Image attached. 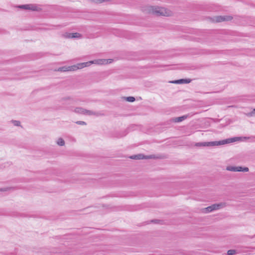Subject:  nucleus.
<instances>
[{"label":"nucleus","mask_w":255,"mask_h":255,"mask_svg":"<svg viewBox=\"0 0 255 255\" xmlns=\"http://www.w3.org/2000/svg\"><path fill=\"white\" fill-rule=\"evenodd\" d=\"M18 7L20 8L32 10L33 11H36L38 10L37 6L35 4H33L20 5Z\"/></svg>","instance_id":"6"},{"label":"nucleus","mask_w":255,"mask_h":255,"mask_svg":"<svg viewBox=\"0 0 255 255\" xmlns=\"http://www.w3.org/2000/svg\"><path fill=\"white\" fill-rule=\"evenodd\" d=\"M67 109H68L72 111H74L76 113L79 114H82V115H89V116L95 115L96 116H98L100 115V114L98 112H93L92 111L87 110H86L81 107H77V108H75L74 110H73V108H67Z\"/></svg>","instance_id":"4"},{"label":"nucleus","mask_w":255,"mask_h":255,"mask_svg":"<svg viewBox=\"0 0 255 255\" xmlns=\"http://www.w3.org/2000/svg\"><path fill=\"white\" fill-rule=\"evenodd\" d=\"M131 159H146V158H152V155L148 156H145L144 155L139 154L137 155H134L130 157Z\"/></svg>","instance_id":"10"},{"label":"nucleus","mask_w":255,"mask_h":255,"mask_svg":"<svg viewBox=\"0 0 255 255\" xmlns=\"http://www.w3.org/2000/svg\"><path fill=\"white\" fill-rule=\"evenodd\" d=\"M232 19L231 16H218L215 17L214 20L216 22H221L224 21L230 20Z\"/></svg>","instance_id":"9"},{"label":"nucleus","mask_w":255,"mask_h":255,"mask_svg":"<svg viewBox=\"0 0 255 255\" xmlns=\"http://www.w3.org/2000/svg\"><path fill=\"white\" fill-rule=\"evenodd\" d=\"M241 137H233L231 138H228L227 139L221 140V141H210V142H197L195 144L196 146H218L220 145H223L229 143L233 142L239 139Z\"/></svg>","instance_id":"1"},{"label":"nucleus","mask_w":255,"mask_h":255,"mask_svg":"<svg viewBox=\"0 0 255 255\" xmlns=\"http://www.w3.org/2000/svg\"><path fill=\"white\" fill-rule=\"evenodd\" d=\"M249 169L247 167L236 166V172H248Z\"/></svg>","instance_id":"13"},{"label":"nucleus","mask_w":255,"mask_h":255,"mask_svg":"<svg viewBox=\"0 0 255 255\" xmlns=\"http://www.w3.org/2000/svg\"><path fill=\"white\" fill-rule=\"evenodd\" d=\"M145 10H147L148 13L154 14L157 16H168L172 14L170 10L162 7L149 6Z\"/></svg>","instance_id":"2"},{"label":"nucleus","mask_w":255,"mask_h":255,"mask_svg":"<svg viewBox=\"0 0 255 255\" xmlns=\"http://www.w3.org/2000/svg\"><path fill=\"white\" fill-rule=\"evenodd\" d=\"M225 206V203H219V204H215L209 206L207 208H205L203 209V212L205 213H209L212 211L218 210L221 208H223Z\"/></svg>","instance_id":"5"},{"label":"nucleus","mask_w":255,"mask_h":255,"mask_svg":"<svg viewBox=\"0 0 255 255\" xmlns=\"http://www.w3.org/2000/svg\"><path fill=\"white\" fill-rule=\"evenodd\" d=\"M65 36L68 38H79L81 36V35L79 33L75 32V33H66L65 34Z\"/></svg>","instance_id":"11"},{"label":"nucleus","mask_w":255,"mask_h":255,"mask_svg":"<svg viewBox=\"0 0 255 255\" xmlns=\"http://www.w3.org/2000/svg\"><path fill=\"white\" fill-rule=\"evenodd\" d=\"M76 67L74 65L69 66H63L61 67H59L58 69V71L60 72H66V71H75V68Z\"/></svg>","instance_id":"8"},{"label":"nucleus","mask_w":255,"mask_h":255,"mask_svg":"<svg viewBox=\"0 0 255 255\" xmlns=\"http://www.w3.org/2000/svg\"><path fill=\"white\" fill-rule=\"evenodd\" d=\"M12 123L15 126H19L20 125V123L18 121H12Z\"/></svg>","instance_id":"19"},{"label":"nucleus","mask_w":255,"mask_h":255,"mask_svg":"<svg viewBox=\"0 0 255 255\" xmlns=\"http://www.w3.org/2000/svg\"><path fill=\"white\" fill-rule=\"evenodd\" d=\"M157 220H152L151 222H153V223H157Z\"/></svg>","instance_id":"24"},{"label":"nucleus","mask_w":255,"mask_h":255,"mask_svg":"<svg viewBox=\"0 0 255 255\" xmlns=\"http://www.w3.org/2000/svg\"><path fill=\"white\" fill-rule=\"evenodd\" d=\"M187 115H184L180 117L175 118L174 119H173V121L175 123H179L185 120L186 119H187Z\"/></svg>","instance_id":"12"},{"label":"nucleus","mask_w":255,"mask_h":255,"mask_svg":"<svg viewBox=\"0 0 255 255\" xmlns=\"http://www.w3.org/2000/svg\"><path fill=\"white\" fill-rule=\"evenodd\" d=\"M63 105V106L65 107V108H66V107H65V106H66V105Z\"/></svg>","instance_id":"25"},{"label":"nucleus","mask_w":255,"mask_h":255,"mask_svg":"<svg viewBox=\"0 0 255 255\" xmlns=\"http://www.w3.org/2000/svg\"><path fill=\"white\" fill-rule=\"evenodd\" d=\"M113 60L111 59H97V60H94L92 61H90L87 62H83V63H78L76 65H74L76 67L75 68V71L82 69L84 67H88L90 66L92 64H98V65H103V64H106L108 63H111L112 62Z\"/></svg>","instance_id":"3"},{"label":"nucleus","mask_w":255,"mask_h":255,"mask_svg":"<svg viewBox=\"0 0 255 255\" xmlns=\"http://www.w3.org/2000/svg\"><path fill=\"white\" fill-rule=\"evenodd\" d=\"M237 253L235 250H230L227 252L228 255H234L236 254Z\"/></svg>","instance_id":"16"},{"label":"nucleus","mask_w":255,"mask_h":255,"mask_svg":"<svg viewBox=\"0 0 255 255\" xmlns=\"http://www.w3.org/2000/svg\"><path fill=\"white\" fill-rule=\"evenodd\" d=\"M8 189V188H1L0 189V191H7Z\"/></svg>","instance_id":"23"},{"label":"nucleus","mask_w":255,"mask_h":255,"mask_svg":"<svg viewBox=\"0 0 255 255\" xmlns=\"http://www.w3.org/2000/svg\"><path fill=\"white\" fill-rule=\"evenodd\" d=\"M183 84L184 83H185V84L189 83L191 82V80L189 79H183Z\"/></svg>","instance_id":"21"},{"label":"nucleus","mask_w":255,"mask_h":255,"mask_svg":"<svg viewBox=\"0 0 255 255\" xmlns=\"http://www.w3.org/2000/svg\"><path fill=\"white\" fill-rule=\"evenodd\" d=\"M57 144L60 146H63L65 144V141L62 138H59L57 140Z\"/></svg>","instance_id":"14"},{"label":"nucleus","mask_w":255,"mask_h":255,"mask_svg":"<svg viewBox=\"0 0 255 255\" xmlns=\"http://www.w3.org/2000/svg\"><path fill=\"white\" fill-rule=\"evenodd\" d=\"M226 170L230 171L236 172V166H228L226 167Z\"/></svg>","instance_id":"15"},{"label":"nucleus","mask_w":255,"mask_h":255,"mask_svg":"<svg viewBox=\"0 0 255 255\" xmlns=\"http://www.w3.org/2000/svg\"><path fill=\"white\" fill-rule=\"evenodd\" d=\"M254 111H255V109L254 110Z\"/></svg>","instance_id":"26"},{"label":"nucleus","mask_w":255,"mask_h":255,"mask_svg":"<svg viewBox=\"0 0 255 255\" xmlns=\"http://www.w3.org/2000/svg\"><path fill=\"white\" fill-rule=\"evenodd\" d=\"M104 1V0H95V2L96 3H102Z\"/></svg>","instance_id":"22"},{"label":"nucleus","mask_w":255,"mask_h":255,"mask_svg":"<svg viewBox=\"0 0 255 255\" xmlns=\"http://www.w3.org/2000/svg\"><path fill=\"white\" fill-rule=\"evenodd\" d=\"M76 123L79 125H86V123L84 121H77Z\"/></svg>","instance_id":"20"},{"label":"nucleus","mask_w":255,"mask_h":255,"mask_svg":"<svg viewBox=\"0 0 255 255\" xmlns=\"http://www.w3.org/2000/svg\"><path fill=\"white\" fill-rule=\"evenodd\" d=\"M170 82L172 83H174V84H183V79H180V80L173 81Z\"/></svg>","instance_id":"17"},{"label":"nucleus","mask_w":255,"mask_h":255,"mask_svg":"<svg viewBox=\"0 0 255 255\" xmlns=\"http://www.w3.org/2000/svg\"><path fill=\"white\" fill-rule=\"evenodd\" d=\"M126 99L127 101L129 102H133L135 101V98L133 97H128Z\"/></svg>","instance_id":"18"},{"label":"nucleus","mask_w":255,"mask_h":255,"mask_svg":"<svg viewBox=\"0 0 255 255\" xmlns=\"http://www.w3.org/2000/svg\"><path fill=\"white\" fill-rule=\"evenodd\" d=\"M72 101L73 99L69 96L63 97L59 100V102L64 105L70 104Z\"/></svg>","instance_id":"7"}]
</instances>
